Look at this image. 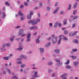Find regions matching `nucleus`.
I'll return each instance as SVG.
<instances>
[{
  "mask_svg": "<svg viewBox=\"0 0 79 79\" xmlns=\"http://www.w3.org/2000/svg\"><path fill=\"white\" fill-rule=\"evenodd\" d=\"M55 6H57V3H56L55 4Z\"/></svg>",
  "mask_w": 79,
  "mask_h": 79,
  "instance_id": "obj_59",
  "label": "nucleus"
},
{
  "mask_svg": "<svg viewBox=\"0 0 79 79\" xmlns=\"http://www.w3.org/2000/svg\"><path fill=\"white\" fill-rule=\"evenodd\" d=\"M20 71H21V72H22V71H23V69H21Z\"/></svg>",
  "mask_w": 79,
  "mask_h": 79,
  "instance_id": "obj_62",
  "label": "nucleus"
},
{
  "mask_svg": "<svg viewBox=\"0 0 79 79\" xmlns=\"http://www.w3.org/2000/svg\"><path fill=\"white\" fill-rule=\"evenodd\" d=\"M74 64L75 66H76V65H77V64H78V63L77 62H74Z\"/></svg>",
  "mask_w": 79,
  "mask_h": 79,
  "instance_id": "obj_33",
  "label": "nucleus"
},
{
  "mask_svg": "<svg viewBox=\"0 0 79 79\" xmlns=\"http://www.w3.org/2000/svg\"><path fill=\"white\" fill-rule=\"evenodd\" d=\"M72 51H73V52H76V51H77V49H73Z\"/></svg>",
  "mask_w": 79,
  "mask_h": 79,
  "instance_id": "obj_46",
  "label": "nucleus"
},
{
  "mask_svg": "<svg viewBox=\"0 0 79 79\" xmlns=\"http://www.w3.org/2000/svg\"><path fill=\"white\" fill-rule=\"evenodd\" d=\"M74 42L75 43H78L79 42H78V41L77 40H75Z\"/></svg>",
  "mask_w": 79,
  "mask_h": 79,
  "instance_id": "obj_38",
  "label": "nucleus"
},
{
  "mask_svg": "<svg viewBox=\"0 0 79 79\" xmlns=\"http://www.w3.org/2000/svg\"><path fill=\"white\" fill-rule=\"evenodd\" d=\"M52 26V23H50L49 25V26Z\"/></svg>",
  "mask_w": 79,
  "mask_h": 79,
  "instance_id": "obj_51",
  "label": "nucleus"
},
{
  "mask_svg": "<svg viewBox=\"0 0 79 79\" xmlns=\"http://www.w3.org/2000/svg\"><path fill=\"white\" fill-rule=\"evenodd\" d=\"M59 37L60 38V40L59 41H58V44L60 43V42H61V39H62V38H63V35H60L59 36Z\"/></svg>",
  "mask_w": 79,
  "mask_h": 79,
  "instance_id": "obj_4",
  "label": "nucleus"
},
{
  "mask_svg": "<svg viewBox=\"0 0 79 79\" xmlns=\"http://www.w3.org/2000/svg\"><path fill=\"white\" fill-rule=\"evenodd\" d=\"M31 37V34L29 33L27 35V38L28 39L27 40V42H29V41H30V39L29 38Z\"/></svg>",
  "mask_w": 79,
  "mask_h": 79,
  "instance_id": "obj_3",
  "label": "nucleus"
},
{
  "mask_svg": "<svg viewBox=\"0 0 79 79\" xmlns=\"http://www.w3.org/2000/svg\"><path fill=\"white\" fill-rule=\"evenodd\" d=\"M71 57H72V58H73V59H75V58H76V56H71Z\"/></svg>",
  "mask_w": 79,
  "mask_h": 79,
  "instance_id": "obj_25",
  "label": "nucleus"
},
{
  "mask_svg": "<svg viewBox=\"0 0 79 79\" xmlns=\"http://www.w3.org/2000/svg\"><path fill=\"white\" fill-rule=\"evenodd\" d=\"M58 9H59V8H58L57 9H56L53 12L54 13H56L57 12L58 10Z\"/></svg>",
  "mask_w": 79,
  "mask_h": 79,
  "instance_id": "obj_16",
  "label": "nucleus"
},
{
  "mask_svg": "<svg viewBox=\"0 0 79 79\" xmlns=\"http://www.w3.org/2000/svg\"><path fill=\"white\" fill-rule=\"evenodd\" d=\"M10 45L8 44H6V46H10Z\"/></svg>",
  "mask_w": 79,
  "mask_h": 79,
  "instance_id": "obj_56",
  "label": "nucleus"
},
{
  "mask_svg": "<svg viewBox=\"0 0 79 79\" xmlns=\"http://www.w3.org/2000/svg\"><path fill=\"white\" fill-rule=\"evenodd\" d=\"M25 35H26V34H23V35H21V36H22V37H24V36H25Z\"/></svg>",
  "mask_w": 79,
  "mask_h": 79,
  "instance_id": "obj_49",
  "label": "nucleus"
},
{
  "mask_svg": "<svg viewBox=\"0 0 79 79\" xmlns=\"http://www.w3.org/2000/svg\"><path fill=\"white\" fill-rule=\"evenodd\" d=\"M21 63H22V62L21 61H19L17 62V64H21Z\"/></svg>",
  "mask_w": 79,
  "mask_h": 79,
  "instance_id": "obj_39",
  "label": "nucleus"
},
{
  "mask_svg": "<svg viewBox=\"0 0 79 79\" xmlns=\"http://www.w3.org/2000/svg\"><path fill=\"white\" fill-rule=\"evenodd\" d=\"M64 13V12L63 11H61L60 12V15H62V14H63Z\"/></svg>",
  "mask_w": 79,
  "mask_h": 79,
  "instance_id": "obj_45",
  "label": "nucleus"
},
{
  "mask_svg": "<svg viewBox=\"0 0 79 79\" xmlns=\"http://www.w3.org/2000/svg\"><path fill=\"white\" fill-rule=\"evenodd\" d=\"M62 30H63V31H64V29H65V28L64 27V28H63L62 29Z\"/></svg>",
  "mask_w": 79,
  "mask_h": 79,
  "instance_id": "obj_57",
  "label": "nucleus"
},
{
  "mask_svg": "<svg viewBox=\"0 0 79 79\" xmlns=\"http://www.w3.org/2000/svg\"><path fill=\"white\" fill-rule=\"evenodd\" d=\"M54 51L56 53H59V52H60V50L58 49H55L54 50Z\"/></svg>",
  "mask_w": 79,
  "mask_h": 79,
  "instance_id": "obj_13",
  "label": "nucleus"
},
{
  "mask_svg": "<svg viewBox=\"0 0 79 79\" xmlns=\"http://www.w3.org/2000/svg\"><path fill=\"white\" fill-rule=\"evenodd\" d=\"M28 23L29 24H30V23H32V24H37V23L34 20H30L29 21Z\"/></svg>",
  "mask_w": 79,
  "mask_h": 79,
  "instance_id": "obj_1",
  "label": "nucleus"
},
{
  "mask_svg": "<svg viewBox=\"0 0 79 79\" xmlns=\"http://www.w3.org/2000/svg\"><path fill=\"white\" fill-rule=\"evenodd\" d=\"M58 26H61V24L60 23H59L58 24Z\"/></svg>",
  "mask_w": 79,
  "mask_h": 79,
  "instance_id": "obj_50",
  "label": "nucleus"
},
{
  "mask_svg": "<svg viewBox=\"0 0 79 79\" xmlns=\"http://www.w3.org/2000/svg\"><path fill=\"white\" fill-rule=\"evenodd\" d=\"M5 14L4 13H3V16H2V18H5Z\"/></svg>",
  "mask_w": 79,
  "mask_h": 79,
  "instance_id": "obj_28",
  "label": "nucleus"
},
{
  "mask_svg": "<svg viewBox=\"0 0 79 79\" xmlns=\"http://www.w3.org/2000/svg\"><path fill=\"white\" fill-rule=\"evenodd\" d=\"M66 68H68V69H69V68H71V66H69V65H68L66 67Z\"/></svg>",
  "mask_w": 79,
  "mask_h": 79,
  "instance_id": "obj_32",
  "label": "nucleus"
},
{
  "mask_svg": "<svg viewBox=\"0 0 79 79\" xmlns=\"http://www.w3.org/2000/svg\"><path fill=\"white\" fill-rule=\"evenodd\" d=\"M56 61H57V62H60V60H56Z\"/></svg>",
  "mask_w": 79,
  "mask_h": 79,
  "instance_id": "obj_58",
  "label": "nucleus"
},
{
  "mask_svg": "<svg viewBox=\"0 0 79 79\" xmlns=\"http://www.w3.org/2000/svg\"><path fill=\"white\" fill-rule=\"evenodd\" d=\"M24 5L25 6H27V5H28V4H27V2H25V3H24Z\"/></svg>",
  "mask_w": 79,
  "mask_h": 79,
  "instance_id": "obj_34",
  "label": "nucleus"
},
{
  "mask_svg": "<svg viewBox=\"0 0 79 79\" xmlns=\"http://www.w3.org/2000/svg\"><path fill=\"white\" fill-rule=\"evenodd\" d=\"M14 37H12V38H10V41H13V38H14Z\"/></svg>",
  "mask_w": 79,
  "mask_h": 79,
  "instance_id": "obj_27",
  "label": "nucleus"
},
{
  "mask_svg": "<svg viewBox=\"0 0 79 79\" xmlns=\"http://www.w3.org/2000/svg\"><path fill=\"white\" fill-rule=\"evenodd\" d=\"M64 40H68V39H67L66 37H64L63 38Z\"/></svg>",
  "mask_w": 79,
  "mask_h": 79,
  "instance_id": "obj_35",
  "label": "nucleus"
},
{
  "mask_svg": "<svg viewBox=\"0 0 79 79\" xmlns=\"http://www.w3.org/2000/svg\"><path fill=\"white\" fill-rule=\"evenodd\" d=\"M20 19L21 20H23V19H24V18L23 17H21Z\"/></svg>",
  "mask_w": 79,
  "mask_h": 79,
  "instance_id": "obj_40",
  "label": "nucleus"
},
{
  "mask_svg": "<svg viewBox=\"0 0 79 79\" xmlns=\"http://www.w3.org/2000/svg\"><path fill=\"white\" fill-rule=\"evenodd\" d=\"M77 11L76 10H75L73 12V15H74V14H76V12Z\"/></svg>",
  "mask_w": 79,
  "mask_h": 79,
  "instance_id": "obj_36",
  "label": "nucleus"
},
{
  "mask_svg": "<svg viewBox=\"0 0 79 79\" xmlns=\"http://www.w3.org/2000/svg\"><path fill=\"white\" fill-rule=\"evenodd\" d=\"M71 5H69V6L68 8V10H70V9H71Z\"/></svg>",
  "mask_w": 79,
  "mask_h": 79,
  "instance_id": "obj_29",
  "label": "nucleus"
},
{
  "mask_svg": "<svg viewBox=\"0 0 79 79\" xmlns=\"http://www.w3.org/2000/svg\"><path fill=\"white\" fill-rule=\"evenodd\" d=\"M12 78L14 79H18V77H16L15 76L14 77Z\"/></svg>",
  "mask_w": 79,
  "mask_h": 79,
  "instance_id": "obj_26",
  "label": "nucleus"
},
{
  "mask_svg": "<svg viewBox=\"0 0 79 79\" xmlns=\"http://www.w3.org/2000/svg\"><path fill=\"white\" fill-rule=\"evenodd\" d=\"M39 5L40 6H42V3H40Z\"/></svg>",
  "mask_w": 79,
  "mask_h": 79,
  "instance_id": "obj_54",
  "label": "nucleus"
},
{
  "mask_svg": "<svg viewBox=\"0 0 79 79\" xmlns=\"http://www.w3.org/2000/svg\"><path fill=\"white\" fill-rule=\"evenodd\" d=\"M5 4L6 5H8V6H9V5H10V4H9V3H8V2H5Z\"/></svg>",
  "mask_w": 79,
  "mask_h": 79,
  "instance_id": "obj_22",
  "label": "nucleus"
},
{
  "mask_svg": "<svg viewBox=\"0 0 79 79\" xmlns=\"http://www.w3.org/2000/svg\"><path fill=\"white\" fill-rule=\"evenodd\" d=\"M64 33L65 34H68V31H65L64 32Z\"/></svg>",
  "mask_w": 79,
  "mask_h": 79,
  "instance_id": "obj_31",
  "label": "nucleus"
},
{
  "mask_svg": "<svg viewBox=\"0 0 79 79\" xmlns=\"http://www.w3.org/2000/svg\"><path fill=\"white\" fill-rule=\"evenodd\" d=\"M50 45V43H48V44L46 45V47H48V46H49V45Z\"/></svg>",
  "mask_w": 79,
  "mask_h": 79,
  "instance_id": "obj_20",
  "label": "nucleus"
},
{
  "mask_svg": "<svg viewBox=\"0 0 79 79\" xmlns=\"http://www.w3.org/2000/svg\"><path fill=\"white\" fill-rule=\"evenodd\" d=\"M37 72H35L34 75V77H37Z\"/></svg>",
  "mask_w": 79,
  "mask_h": 79,
  "instance_id": "obj_9",
  "label": "nucleus"
},
{
  "mask_svg": "<svg viewBox=\"0 0 79 79\" xmlns=\"http://www.w3.org/2000/svg\"><path fill=\"white\" fill-rule=\"evenodd\" d=\"M61 63H60L59 64V65H61Z\"/></svg>",
  "mask_w": 79,
  "mask_h": 79,
  "instance_id": "obj_63",
  "label": "nucleus"
},
{
  "mask_svg": "<svg viewBox=\"0 0 79 79\" xmlns=\"http://www.w3.org/2000/svg\"><path fill=\"white\" fill-rule=\"evenodd\" d=\"M78 18V16H76L73 18V19H76V18Z\"/></svg>",
  "mask_w": 79,
  "mask_h": 79,
  "instance_id": "obj_47",
  "label": "nucleus"
},
{
  "mask_svg": "<svg viewBox=\"0 0 79 79\" xmlns=\"http://www.w3.org/2000/svg\"><path fill=\"white\" fill-rule=\"evenodd\" d=\"M63 23L64 24H66V20H64L63 21Z\"/></svg>",
  "mask_w": 79,
  "mask_h": 79,
  "instance_id": "obj_19",
  "label": "nucleus"
},
{
  "mask_svg": "<svg viewBox=\"0 0 79 79\" xmlns=\"http://www.w3.org/2000/svg\"><path fill=\"white\" fill-rule=\"evenodd\" d=\"M52 62H50L48 63V65H51V64H52Z\"/></svg>",
  "mask_w": 79,
  "mask_h": 79,
  "instance_id": "obj_37",
  "label": "nucleus"
},
{
  "mask_svg": "<svg viewBox=\"0 0 79 79\" xmlns=\"http://www.w3.org/2000/svg\"><path fill=\"white\" fill-rule=\"evenodd\" d=\"M51 38H48L47 39V40H50Z\"/></svg>",
  "mask_w": 79,
  "mask_h": 79,
  "instance_id": "obj_55",
  "label": "nucleus"
},
{
  "mask_svg": "<svg viewBox=\"0 0 79 79\" xmlns=\"http://www.w3.org/2000/svg\"><path fill=\"white\" fill-rule=\"evenodd\" d=\"M56 26H57V23H56L54 24L55 27H56Z\"/></svg>",
  "mask_w": 79,
  "mask_h": 79,
  "instance_id": "obj_41",
  "label": "nucleus"
},
{
  "mask_svg": "<svg viewBox=\"0 0 79 79\" xmlns=\"http://www.w3.org/2000/svg\"><path fill=\"white\" fill-rule=\"evenodd\" d=\"M55 76V74H53V75H52V76Z\"/></svg>",
  "mask_w": 79,
  "mask_h": 79,
  "instance_id": "obj_64",
  "label": "nucleus"
},
{
  "mask_svg": "<svg viewBox=\"0 0 79 79\" xmlns=\"http://www.w3.org/2000/svg\"><path fill=\"white\" fill-rule=\"evenodd\" d=\"M46 9L47 10H50V8L48 7H46Z\"/></svg>",
  "mask_w": 79,
  "mask_h": 79,
  "instance_id": "obj_44",
  "label": "nucleus"
},
{
  "mask_svg": "<svg viewBox=\"0 0 79 79\" xmlns=\"http://www.w3.org/2000/svg\"><path fill=\"white\" fill-rule=\"evenodd\" d=\"M40 14H38V17H39V16H40Z\"/></svg>",
  "mask_w": 79,
  "mask_h": 79,
  "instance_id": "obj_61",
  "label": "nucleus"
},
{
  "mask_svg": "<svg viewBox=\"0 0 79 79\" xmlns=\"http://www.w3.org/2000/svg\"><path fill=\"white\" fill-rule=\"evenodd\" d=\"M5 47V45L3 44V47Z\"/></svg>",
  "mask_w": 79,
  "mask_h": 79,
  "instance_id": "obj_60",
  "label": "nucleus"
},
{
  "mask_svg": "<svg viewBox=\"0 0 79 79\" xmlns=\"http://www.w3.org/2000/svg\"><path fill=\"white\" fill-rule=\"evenodd\" d=\"M37 28V27L35 26V27H31L30 28V29H36Z\"/></svg>",
  "mask_w": 79,
  "mask_h": 79,
  "instance_id": "obj_8",
  "label": "nucleus"
},
{
  "mask_svg": "<svg viewBox=\"0 0 79 79\" xmlns=\"http://www.w3.org/2000/svg\"><path fill=\"white\" fill-rule=\"evenodd\" d=\"M23 15V13H21V11L19 12V15H20V16H22Z\"/></svg>",
  "mask_w": 79,
  "mask_h": 79,
  "instance_id": "obj_14",
  "label": "nucleus"
},
{
  "mask_svg": "<svg viewBox=\"0 0 79 79\" xmlns=\"http://www.w3.org/2000/svg\"><path fill=\"white\" fill-rule=\"evenodd\" d=\"M16 28H19V27H20V26H17L16 27Z\"/></svg>",
  "mask_w": 79,
  "mask_h": 79,
  "instance_id": "obj_53",
  "label": "nucleus"
},
{
  "mask_svg": "<svg viewBox=\"0 0 79 79\" xmlns=\"http://www.w3.org/2000/svg\"><path fill=\"white\" fill-rule=\"evenodd\" d=\"M36 21L37 22H39V21H40V19H36Z\"/></svg>",
  "mask_w": 79,
  "mask_h": 79,
  "instance_id": "obj_42",
  "label": "nucleus"
},
{
  "mask_svg": "<svg viewBox=\"0 0 79 79\" xmlns=\"http://www.w3.org/2000/svg\"><path fill=\"white\" fill-rule=\"evenodd\" d=\"M30 14L27 15V18L28 19H30L31 18V16L32 15H33V12L32 11H30Z\"/></svg>",
  "mask_w": 79,
  "mask_h": 79,
  "instance_id": "obj_2",
  "label": "nucleus"
},
{
  "mask_svg": "<svg viewBox=\"0 0 79 79\" xmlns=\"http://www.w3.org/2000/svg\"><path fill=\"white\" fill-rule=\"evenodd\" d=\"M21 58H25V57L24 56L22 55L21 56Z\"/></svg>",
  "mask_w": 79,
  "mask_h": 79,
  "instance_id": "obj_30",
  "label": "nucleus"
},
{
  "mask_svg": "<svg viewBox=\"0 0 79 79\" xmlns=\"http://www.w3.org/2000/svg\"><path fill=\"white\" fill-rule=\"evenodd\" d=\"M6 70L7 71V72L9 73V74H11V71H10V69H6Z\"/></svg>",
  "mask_w": 79,
  "mask_h": 79,
  "instance_id": "obj_12",
  "label": "nucleus"
},
{
  "mask_svg": "<svg viewBox=\"0 0 79 79\" xmlns=\"http://www.w3.org/2000/svg\"><path fill=\"white\" fill-rule=\"evenodd\" d=\"M77 33V32L75 31L74 33L73 34L72 33H70L69 35H70V36H73V35H76Z\"/></svg>",
  "mask_w": 79,
  "mask_h": 79,
  "instance_id": "obj_5",
  "label": "nucleus"
},
{
  "mask_svg": "<svg viewBox=\"0 0 79 79\" xmlns=\"http://www.w3.org/2000/svg\"><path fill=\"white\" fill-rule=\"evenodd\" d=\"M69 61L68 60H67V62L65 63V64H69Z\"/></svg>",
  "mask_w": 79,
  "mask_h": 79,
  "instance_id": "obj_21",
  "label": "nucleus"
},
{
  "mask_svg": "<svg viewBox=\"0 0 79 79\" xmlns=\"http://www.w3.org/2000/svg\"><path fill=\"white\" fill-rule=\"evenodd\" d=\"M3 74H6V72L5 71H3Z\"/></svg>",
  "mask_w": 79,
  "mask_h": 79,
  "instance_id": "obj_52",
  "label": "nucleus"
},
{
  "mask_svg": "<svg viewBox=\"0 0 79 79\" xmlns=\"http://www.w3.org/2000/svg\"><path fill=\"white\" fill-rule=\"evenodd\" d=\"M75 24H74L72 25V28H73V27H75Z\"/></svg>",
  "mask_w": 79,
  "mask_h": 79,
  "instance_id": "obj_43",
  "label": "nucleus"
},
{
  "mask_svg": "<svg viewBox=\"0 0 79 79\" xmlns=\"http://www.w3.org/2000/svg\"><path fill=\"white\" fill-rule=\"evenodd\" d=\"M57 42V38H54L53 39V44H55V42Z\"/></svg>",
  "mask_w": 79,
  "mask_h": 79,
  "instance_id": "obj_6",
  "label": "nucleus"
},
{
  "mask_svg": "<svg viewBox=\"0 0 79 79\" xmlns=\"http://www.w3.org/2000/svg\"><path fill=\"white\" fill-rule=\"evenodd\" d=\"M40 37H38V38L36 40V43H39V39Z\"/></svg>",
  "mask_w": 79,
  "mask_h": 79,
  "instance_id": "obj_17",
  "label": "nucleus"
},
{
  "mask_svg": "<svg viewBox=\"0 0 79 79\" xmlns=\"http://www.w3.org/2000/svg\"><path fill=\"white\" fill-rule=\"evenodd\" d=\"M24 7V6L23 5H21L20 6L21 8H23Z\"/></svg>",
  "mask_w": 79,
  "mask_h": 79,
  "instance_id": "obj_48",
  "label": "nucleus"
},
{
  "mask_svg": "<svg viewBox=\"0 0 79 79\" xmlns=\"http://www.w3.org/2000/svg\"><path fill=\"white\" fill-rule=\"evenodd\" d=\"M40 51L41 52V53H43V52H44V49L40 48Z\"/></svg>",
  "mask_w": 79,
  "mask_h": 79,
  "instance_id": "obj_11",
  "label": "nucleus"
},
{
  "mask_svg": "<svg viewBox=\"0 0 79 79\" xmlns=\"http://www.w3.org/2000/svg\"><path fill=\"white\" fill-rule=\"evenodd\" d=\"M25 66H26V65H24V64H22V65H21V66H20V67L21 68H24V67H25Z\"/></svg>",
  "mask_w": 79,
  "mask_h": 79,
  "instance_id": "obj_18",
  "label": "nucleus"
},
{
  "mask_svg": "<svg viewBox=\"0 0 79 79\" xmlns=\"http://www.w3.org/2000/svg\"><path fill=\"white\" fill-rule=\"evenodd\" d=\"M23 33V29L20 30L19 31V35H21Z\"/></svg>",
  "mask_w": 79,
  "mask_h": 79,
  "instance_id": "obj_7",
  "label": "nucleus"
},
{
  "mask_svg": "<svg viewBox=\"0 0 79 79\" xmlns=\"http://www.w3.org/2000/svg\"><path fill=\"white\" fill-rule=\"evenodd\" d=\"M67 76V74H62L61 75V77H66Z\"/></svg>",
  "mask_w": 79,
  "mask_h": 79,
  "instance_id": "obj_10",
  "label": "nucleus"
},
{
  "mask_svg": "<svg viewBox=\"0 0 79 79\" xmlns=\"http://www.w3.org/2000/svg\"><path fill=\"white\" fill-rule=\"evenodd\" d=\"M3 59H4V60H8V59H9V57H4L3 58Z\"/></svg>",
  "mask_w": 79,
  "mask_h": 79,
  "instance_id": "obj_15",
  "label": "nucleus"
},
{
  "mask_svg": "<svg viewBox=\"0 0 79 79\" xmlns=\"http://www.w3.org/2000/svg\"><path fill=\"white\" fill-rule=\"evenodd\" d=\"M77 3H75V5H74V8H75L76 7V6L77 5Z\"/></svg>",
  "mask_w": 79,
  "mask_h": 79,
  "instance_id": "obj_24",
  "label": "nucleus"
},
{
  "mask_svg": "<svg viewBox=\"0 0 79 79\" xmlns=\"http://www.w3.org/2000/svg\"><path fill=\"white\" fill-rule=\"evenodd\" d=\"M18 50H21L23 49V48L21 47V48H18Z\"/></svg>",
  "mask_w": 79,
  "mask_h": 79,
  "instance_id": "obj_23",
  "label": "nucleus"
}]
</instances>
